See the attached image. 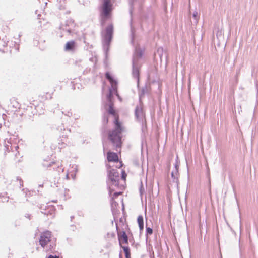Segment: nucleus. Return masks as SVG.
I'll return each mask as SVG.
<instances>
[{
  "mask_svg": "<svg viewBox=\"0 0 258 258\" xmlns=\"http://www.w3.org/2000/svg\"><path fill=\"white\" fill-rule=\"evenodd\" d=\"M113 106V103L110 101V102H109L108 108L107 110L108 113L114 117L113 122L115 125L114 129L109 133L108 139L111 142L113 146L117 151V148H120L122 145L121 133L123 131V128L119 122V115L114 110Z\"/></svg>",
  "mask_w": 258,
  "mask_h": 258,
  "instance_id": "1",
  "label": "nucleus"
},
{
  "mask_svg": "<svg viewBox=\"0 0 258 258\" xmlns=\"http://www.w3.org/2000/svg\"><path fill=\"white\" fill-rule=\"evenodd\" d=\"M112 5L110 0H104L100 7V24L104 26L107 19L110 17L112 11Z\"/></svg>",
  "mask_w": 258,
  "mask_h": 258,
  "instance_id": "2",
  "label": "nucleus"
},
{
  "mask_svg": "<svg viewBox=\"0 0 258 258\" xmlns=\"http://www.w3.org/2000/svg\"><path fill=\"white\" fill-rule=\"evenodd\" d=\"M108 177L111 182L112 185L118 187L119 186V173L116 169H112L108 171Z\"/></svg>",
  "mask_w": 258,
  "mask_h": 258,
  "instance_id": "3",
  "label": "nucleus"
},
{
  "mask_svg": "<svg viewBox=\"0 0 258 258\" xmlns=\"http://www.w3.org/2000/svg\"><path fill=\"white\" fill-rule=\"evenodd\" d=\"M113 33V26L112 24L108 25L105 29V33L104 35L103 43L108 46L112 40Z\"/></svg>",
  "mask_w": 258,
  "mask_h": 258,
  "instance_id": "4",
  "label": "nucleus"
},
{
  "mask_svg": "<svg viewBox=\"0 0 258 258\" xmlns=\"http://www.w3.org/2000/svg\"><path fill=\"white\" fill-rule=\"evenodd\" d=\"M116 231L117 232L118 239L120 246H122V244H128V237L126 232L124 231H118V227L116 224Z\"/></svg>",
  "mask_w": 258,
  "mask_h": 258,
  "instance_id": "5",
  "label": "nucleus"
},
{
  "mask_svg": "<svg viewBox=\"0 0 258 258\" xmlns=\"http://www.w3.org/2000/svg\"><path fill=\"white\" fill-rule=\"evenodd\" d=\"M51 232L47 231L42 233L39 239V243L42 247H44L50 241Z\"/></svg>",
  "mask_w": 258,
  "mask_h": 258,
  "instance_id": "6",
  "label": "nucleus"
},
{
  "mask_svg": "<svg viewBox=\"0 0 258 258\" xmlns=\"http://www.w3.org/2000/svg\"><path fill=\"white\" fill-rule=\"evenodd\" d=\"M139 63H137V60L134 58L132 59V76L134 78L137 79L138 83L139 81Z\"/></svg>",
  "mask_w": 258,
  "mask_h": 258,
  "instance_id": "7",
  "label": "nucleus"
},
{
  "mask_svg": "<svg viewBox=\"0 0 258 258\" xmlns=\"http://www.w3.org/2000/svg\"><path fill=\"white\" fill-rule=\"evenodd\" d=\"M42 164L43 167H46L47 168L52 167L54 170H56L58 172H60V170L62 171L63 170L61 167H59V166L54 161L48 162V161L44 160Z\"/></svg>",
  "mask_w": 258,
  "mask_h": 258,
  "instance_id": "8",
  "label": "nucleus"
},
{
  "mask_svg": "<svg viewBox=\"0 0 258 258\" xmlns=\"http://www.w3.org/2000/svg\"><path fill=\"white\" fill-rule=\"evenodd\" d=\"M135 115L139 121L143 122L145 119V114L141 105L137 106L135 110Z\"/></svg>",
  "mask_w": 258,
  "mask_h": 258,
  "instance_id": "9",
  "label": "nucleus"
},
{
  "mask_svg": "<svg viewBox=\"0 0 258 258\" xmlns=\"http://www.w3.org/2000/svg\"><path fill=\"white\" fill-rule=\"evenodd\" d=\"M144 50L141 49L140 47L137 46L135 48V52L133 56V59L135 58L137 60V63H139V59L143 56Z\"/></svg>",
  "mask_w": 258,
  "mask_h": 258,
  "instance_id": "10",
  "label": "nucleus"
},
{
  "mask_svg": "<svg viewBox=\"0 0 258 258\" xmlns=\"http://www.w3.org/2000/svg\"><path fill=\"white\" fill-rule=\"evenodd\" d=\"M107 159L108 162H116L118 161V157L117 153L108 152L107 153Z\"/></svg>",
  "mask_w": 258,
  "mask_h": 258,
  "instance_id": "11",
  "label": "nucleus"
},
{
  "mask_svg": "<svg viewBox=\"0 0 258 258\" xmlns=\"http://www.w3.org/2000/svg\"><path fill=\"white\" fill-rule=\"evenodd\" d=\"M148 90L146 86L142 87L141 90L139 91V101L141 104L142 103L141 101L142 99L144 97L145 95L148 93Z\"/></svg>",
  "mask_w": 258,
  "mask_h": 258,
  "instance_id": "12",
  "label": "nucleus"
},
{
  "mask_svg": "<svg viewBox=\"0 0 258 258\" xmlns=\"http://www.w3.org/2000/svg\"><path fill=\"white\" fill-rule=\"evenodd\" d=\"M59 140L58 148L63 149L66 147L70 143L67 139H61Z\"/></svg>",
  "mask_w": 258,
  "mask_h": 258,
  "instance_id": "13",
  "label": "nucleus"
},
{
  "mask_svg": "<svg viewBox=\"0 0 258 258\" xmlns=\"http://www.w3.org/2000/svg\"><path fill=\"white\" fill-rule=\"evenodd\" d=\"M75 46V42L74 41L72 40L67 42L65 45V50L66 51L73 50Z\"/></svg>",
  "mask_w": 258,
  "mask_h": 258,
  "instance_id": "14",
  "label": "nucleus"
},
{
  "mask_svg": "<svg viewBox=\"0 0 258 258\" xmlns=\"http://www.w3.org/2000/svg\"><path fill=\"white\" fill-rule=\"evenodd\" d=\"M179 172L177 169H174L171 172V177L173 181L177 183L178 182Z\"/></svg>",
  "mask_w": 258,
  "mask_h": 258,
  "instance_id": "15",
  "label": "nucleus"
},
{
  "mask_svg": "<svg viewBox=\"0 0 258 258\" xmlns=\"http://www.w3.org/2000/svg\"><path fill=\"white\" fill-rule=\"evenodd\" d=\"M137 222L139 225L140 231L141 232L144 229V220L142 215H139L138 217Z\"/></svg>",
  "mask_w": 258,
  "mask_h": 258,
  "instance_id": "16",
  "label": "nucleus"
},
{
  "mask_svg": "<svg viewBox=\"0 0 258 258\" xmlns=\"http://www.w3.org/2000/svg\"><path fill=\"white\" fill-rule=\"evenodd\" d=\"M123 250L125 258H131L130 249L128 246H120Z\"/></svg>",
  "mask_w": 258,
  "mask_h": 258,
  "instance_id": "17",
  "label": "nucleus"
},
{
  "mask_svg": "<svg viewBox=\"0 0 258 258\" xmlns=\"http://www.w3.org/2000/svg\"><path fill=\"white\" fill-rule=\"evenodd\" d=\"M111 84V88H110V89H112V93H114L115 95H116L119 98H120L119 94L117 92V81H116V83H113L112 84Z\"/></svg>",
  "mask_w": 258,
  "mask_h": 258,
  "instance_id": "18",
  "label": "nucleus"
},
{
  "mask_svg": "<svg viewBox=\"0 0 258 258\" xmlns=\"http://www.w3.org/2000/svg\"><path fill=\"white\" fill-rule=\"evenodd\" d=\"M105 78L107 79L110 84H112L113 83H116V80L114 79L112 76L110 74L109 72H106L105 74Z\"/></svg>",
  "mask_w": 258,
  "mask_h": 258,
  "instance_id": "19",
  "label": "nucleus"
},
{
  "mask_svg": "<svg viewBox=\"0 0 258 258\" xmlns=\"http://www.w3.org/2000/svg\"><path fill=\"white\" fill-rule=\"evenodd\" d=\"M8 200H9V197L7 196V193H5L3 195V194L0 195V201L2 202H8Z\"/></svg>",
  "mask_w": 258,
  "mask_h": 258,
  "instance_id": "20",
  "label": "nucleus"
},
{
  "mask_svg": "<svg viewBox=\"0 0 258 258\" xmlns=\"http://www.w3.org/2000/svg\"><path fill=\"white\" fill-rule=\"evenodd\" d=\"M193 18L195 20V24H197L198 22L199 19V16L198 14V13L196 11L194 12L193 13Z\"/></svg>",
  "mask_w": 258,
  "mask_h": 258,
  "instance_id": "21",
  "label": "nucleus"
},
{
  "mask_svg": "<svg viewBox=\"0 0 258 258\" xmlns=\"http://www.w3.org/2000/svg\"><path fill=\"white\" fill-rule=\"evenodd\" d=\"M103 123L106 125L108 123V117L106 114H104L102 119Z\"/></svg>",
  "mask_w": 258,
  "mask_h": 258,
  "instance_id": "22",
  "label": "nucleus"
},
{
  "mask_svg": "<svg viewBox=\"0 0 258 258\" xmlns=\"http://www.w3.org/2000/svg\"><path fill=\"white\" fill-rule=\"evenodd\" d=\"M113 96V93L111 89H109V94L107 95V99L109 102L111 101V99Z\"/></svg>",
  "mask_w": 258,
  "mask_h": 258,
  "instance_id": "23",
  "label": "nucleus"
},
{
  "mask_svg": "<svg viewBox=\"0 0 258 258\" xmlns=\"http://www.w3.org/2000/svg\"><path fill=\"white\" fill-rule=\"evenodd\" d=\"M139 190H140V193L141 196H142L143 193L145 192V190H144V188L143 187V185L142 182H141V185H140Z\"/></svg>",
  "mask_w": 258,
  "mask_h": 258,
  "instance_id": "24",
  "label": "nucleus"
},
{
  "mask_svg": "<svg viewBox=\"0 0 258 258\" xmlns=\"http://www.w3.org/2000/svg\"><path fill=\"white\" fill-rule=\"evenodd\" d=\"M153 233V229L150 227H146V234L151 235Z\"/></svg>",
  "mask_w": 258,
  "mask_h": 258,
  "instance_id": "25",
  "label": "nucleus"
},
{
  "mask_svg": "<svg viewBox=\"0 0 258 258\" xmlns=\"http://www.w3.org/2000/svg\"><path fill=\"white\" fill-rule=\"evenodd\" d=\"M126 176H127V174H126L125 171L122 170L121 171V179L125 180L126 179Z\"/></svg>",
  "mask_w": 258,
  "mask_h": 258,
  "instance_id": "26",
  "label": "nucleus"
},
{
  "mask_svg": "<svg viewBox=\"0 0 258 258\" xmlns=\"http://www.w3.org/2000/svg\"><path fill=\"white\" fill-rule=\"evenodd\" d=\"M108 237L115 238V234L114 232L111 233H108L107 234Z\"/></svg>",
  "mask_w": 258,
  "mask_h": 258,
  "instance_id": "27",
  "label": "nucleus"
},
{
  "mask_svg": "<svg viewBox=\"0 0 258 258\" xmlns=\"http://www.w3.org/2000/svg\"><path fill=\"white\" fill-rule=\"evenodd\" d=\"M25 217L28 219L29 220H31L32 218V215L29 213H25Z\"/></svg>",
  "mask_w": 258,
  "mask_h": 258,
  "instance_id": "28",
  "label": "nucleus"
},
{
  "mask_svg": "<svg viewBox=\"0 0 258 258\" xmlns=\"http://www.w3.org/2000/svg\"><path fill=\"white\" fill-rule=\"evenodd\" d=\"M174 169H177L178 171L179 169V163L176 161L174 164Z\"/></svg>",
  "mask_w": 258,
  "mask_h": 258,
  "instance_id": "29",
  "label": "nucleus"
},
{
  "mask_svg": "<svg viewBox=\"0 0 258 258\" xmlns=\"http://www.w3.org/2000/svg\"><path fill=\"white\" fill-rule=\"evenodd\" d=\"M121 194H122L121 192H115L113 194V197L114 198H116L117 196H118L119 195H121Z\"/></svg>",
  "mask_w": 258,
  "mask_h": 258,
  "instance_id": "30",
  "label": "nucleus"
},
{
  "mask_svg": "<svg viewBox=\"0 0 258 258\" xmlns=\"http://www.w3.org/2000/svg\"><path fill=\"white\" fill-rule=\"evenodd\" d=\"M47 258H59V257L58 256H57L56 255H50Z\"/></svg>",
  "mask_w": 258,
  "mask_h": 258,
  "instance_id": "31",
  "label": "nucleus"
},
{
  "mask_svg": "<svg viewBox=\"0 0 258 258\" xmlns=\"http://www.w3.org/2000/svg\"><path fill=\"white\" fill-rule=\"evenodd\" d=\"M60 138L61 139H68V136L66 134H63L61 135V136L60 137Z\"/></svg>",
  "mask_w": 258,
  "mask_h": 258,
  "instance_id": "32",
  "label": "nucleus"
},
{
  "mask_svg": "<svg viewBox=\"0 0 258 258\" xmlns=\"http://www.w3.org/2000/svg\"><path fill=\"white\" fill-rule=\"evenodd\" d=\"M68 23H71L72 25H74V21H72L71 20H68V21H67V23L68 24Z\"/></svg>",
  "mask_w": 258,
  "mask_h": 258,
  "instance_id": "33",
  "label": "nucleus"
},
{
  "mask_svg": "<svg viewBox=\"0 0 258 258\" xmlns=\"http://www.w3.org/2000/svg\"><path fill=\"white\" fill-rule=\"evenodd\" d=\"M66 31H67L69 34L71 33H72V30L71 29H70V28H69V29H66Z\"/></svg>",
  "mask_w": 258,
  "mask_h": 258,
  "instance_id": "34",
  "label": "nucleus"
},
{
  "mask_svg": "<svg viewBox=\"0 0 258 258\" xmlns=\"http://www.w3.org/2000/svg\"><path fill=\"white\" fill-rule=\"evenodd\" d=\"M120 165L119 166V167H118L119 168H121L123 165L122 162L121 161H120Z\"/></svg>",
  "mask_w": 258,
  "mask_h": 258,
  "instance_id": "35",
  "label": "nucleus"
},
{
  "mask_svg": "<svg viewBox=\"0 0 258 258\" xmlns=\"http://www.w3.org/2000/svg\"><path fill=\"white\" fill-rule=\"evenodd\" d=\"M135 1L136 0H130V3L133 4Z\"/></svg>",
  "mask_w": 258,
  "mask_h": 258,
  "instance_id": "36",
  "label": "nucleus"
},
{
  "mask_svg": "<svg viewBox=\"0 0 258 258\" xmlns=\"http://www.w3.org/2000/svg\"><path fill=\"white\" fill-rule=\"evenodd\" d=\"M3 46H6L7 45V43L5 42H4V43L3 44Z\"/></svg>",
  "mask_w": 258,
  "mask_h": 258,
  "instance_id": "37",
  "label": "nucleus"
},
{
  "mask_svg": "<svg viewBox=\"0 0 258 258\" xmlns=\"http://www.w3.org/2000/svg\"><path fill=\"white\" fill-rule=\"evenodd\" d=\"M240 73V69L237 71V75H238Z\"/></svg>",
  "mask_w": 258,
  "mask_h": 258,
  "instance_id": "38",
  "label": "nucleus"
},
{
  "mask_svg": "<svg viewBox=\"0 0 258 258\" xmlns=\"http://www.w3.org/2000/svg\"><path fill=\"white\" fill-rule=\"evenodd\" d=\"M120 222H123V220L121 218L120 219Z\"/></svg>",
  "mask_w": 258,
  "mask_h": 258,
  "instance_id": "39",
  "label": "nucleus"
},
{
  "mask_svg": "<svg viewBox=\"0 0 258 258\" xmlns=\"http://www.w3.org/2000/svg\"><path fill=\"white\" fill-rule=\"evenodd\" d=\"M20 183L23 182L22 180L21 179H20Z\"/></svg>",
  "mask_w": 258,
  "mask_h": 258,
  "instance_id": "40",
  "label": "nucleus"
},
{
  "mask_svg": "<svg viewBox=\"0 0 258 258\" xmlns=\"http://www.w3.org/2000/svg\"><path fill=\"white\" fill-rule=\"evenodd\" d=\"M110 168V165H108V168Z\"/></svg>",
  "mask_w": 258,
  "mask_h": 258,
  "instance_id": "41",
  "label": "nucleus"
}]
</instances>
